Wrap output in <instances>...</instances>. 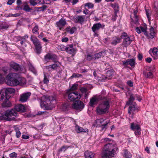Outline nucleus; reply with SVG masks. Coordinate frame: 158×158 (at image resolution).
Segmentation results:
<instances>
[{
	"label": "nucleus",
	"mask_w": 158,
	"mask_h": 158,
	"mask_svg": "<svg viewBox=\"0 0 158 158\" xmlns=\"http://www.w3.org/2000/svg\"><path fill=\"white\" fill-rule=\"evenodd\" d=\"M94 59V57L91 55H87L86 56V59L88 61H90Z\"/></svg>",
	"instance_id": "603ef678"
},
{
	"label": "nucleus",
	"mask_w": 158,
	"mask_h": 158,
	"mask_svg": "<svg viewBox=\"0 0 158 158\" xmlns=\"http://www.w3.org/2000/svg\"><path fill=\"white\" fill-rule=\"evenodd\" d=\"M77 29L75 27H73L72 28L70 27H67L66 29V31L71 34H73L76 30Z\"/></svg>",
	"instance_id": "2f4dec72"
},
{
	"label": "nucleus",
	"mask_w": 158,
	"mask_h": 158,
	"mask_svg": "<svg viewBox=\"0 0 158 158\" xmlns=\"http://www.w3.org/2000/svg\"><path fill=\"white\" fill-rule=\"evenodd\" d=\"M49 78L48 76H47L45 74H44V78L43 80V82L44 84L47 85L49 82Z\"/></svg>",
	"instance_id": "a19ab883"
},
{
	"label": "nucleus",
	"mask_w": 158,
	"mask_h": 158,
	"mask_svg": "<svg viewBox=\"0 0 158 158\" xmlns=\"http://www.w3.org/2000/svg\"><path fill=\"white\" fill-rule=\"evenodd\" d=\"M2 70L4 73H6L9 70V68L7 66L4 67L2 68Z\"/></svg>",
	"instance_id": "6e6d98bb"
},
{
	"label": "nucleus",
	"mask_w": 158,
	"mask_h": 158,
	"mask_svg": "<svg viewBox=\"0 0 158 158\" xmlns=\"http://www.w3.org/2000/svg\"><path fill=\"white\" fill-rule=\"evenodd\" d=\"M5 78L2 75L0 74V84L2 83L4 81Z\"/></svg>",
	"instance_id": "052dcab7"
},
{
	"label": "nucleus",
	"mask_w": 158,
	"mask_h": 158,
	"mask_svg": "<svg viewBox=\"0 0 158 158\" xmlns=\"http://www.w3.org/2000/svg\"><path fill=\"white\" fill-rule=\"evenodd\" d=\"M109 120L104 119L103 118H101L97 120V122L102 124L101 127L102 128V130H103L106 128L107 124L109 123Z\"/></svg>",
	"instance_id": "a211bd4d"
},
{
	"label": "nucleus",
	"mask_w": 158,
	"mask_h": 158,
	"mask_svg": "<svg viewBox=\"0 0 158 158\" xmlns=\"http://www.w3.org/2000/svg\"><path fill=\"white\" fill-rule=\"evenodd\" d=\"M118 149L116 145L110 143L106 144L102 155V158H114V153Z\"/></svg>",
	"instance_id": "f03ea898"
},
{
	"label": "nucleus",
	"mask_w": 158,
	"mask_h": 158,
	"mask_svg": "<svg viewBox=\"0 0 158 158\" xmlns=\"http://www.w3.org/2000/svg\"><path fill=\"white\" fill-rule=\"evenodd\" d=\"M22 137L23 139H28L29 138L28 135H23L22 136Z\"/></svg>",
	"instance_id": "774afa93"
},
{
	"label": "nucleus",
	"mask_w": 158,
	"mask_h": 158,
	"mask_svg": "<svg viewBox=\"0 0 158 158\" xmlns=\"http://www.w3.org/2000/svg\"><path fill=\"white\" fill-rule=\"evenodd\" d=\"M56 24L60 29H61L66 24V22L65 19H61L58 22L56 23Z\"/></svg>",
	"instance_id": "393cba45"
},
{
	"label": "nucleus",
	"mask_w": 158,
	"mask_h": 158,
	"mask_svg": "<svg viewBox=\"0 0 158 158\" xmlns=\"http://www.w3.org/2000/svg\"><path fill=\"white\" fill-rule=\"evenodd\" d=\"M140 28L141 31L143 32H144V34L146 35H148V33L147 32L146 29L145 28L143 27H140Z\"/></svg>",
	"instance_id": "4d7b16f0"
},
{
	"label": "nucleus",
	"mask_w": 158,
	"mask_h": 158,
	"mask_svg": "<svg viewBox=\"0 0 158 158\" xmlns=\"http://www.w3.org/2000/svg\"><path fill=\"white\" fill-rule=\"evenodd\" d=\"M153 10L155 12V15L158 18V2H155L154 5Z\"/></svg>",
	"instance_id": "473e14b6"
},
{
	"label": "nucleus",
	"mask_w": 158,
	"mask_h": 158,
	"mask_svg": "<svg viewBox=\"0 0 158 158\" xmlns=\"http://www.w3.org/2000/svg\"><path fill=\"white\" fill-rule=\"evenodd\" d=\"M74 22L76 23H82L84 21V17L83 15H77L73 17Z\"/></svg>",
	"instance_id": "4be33fe9"
},
{
	"label": "nucleus",
	"mask_w": 158,
	"mask_h": 158,
	"mask_svg": "<svg viewBox=\"0 0 158 158\" xmlns=\"http://www.w3.org/2000/svg\"><path fill=\"white\" fill-rule=\"evenodd\" d=\"M113 73L110 71L108 70L106 72V80H108L110 79L112 76Z\"/></svg>",
	"instance_id": "4c0bfd02"
},
{
	"label": "nucleus",
	"mask_w": 158,
	"mask_h": 158,
	"mask_svg": "<svg viewBox=\"0 0 158 158\" xmlns=\"http://www.w3.org/2000/svg\"><path fill=\"white\" fill-rule=\"evenodd\" d=\"M137 57L139 60H141L143 58V56L141 53H139L137 55Z\"/></svg>",
	"instance_id": "e2e57ef3"
},
{
	"label": "nucleus",
	"mask_w": 158,
	"mask_h": 158,
	"mask_svg": "<svg viewBox=\"0 0 158 158\" xmlns=\"http://www.w3.org/2000/svg\"><path fill=\"white\" fill-rule=\"evenodd\" d=\"M53 100V98L52 97L49 96L46 98L44 101L41 102V107L47 110L51 109L50 106L52 104V102Z\"/></svg>",
	"instance_id": "423d86ee"
},
{
	"label": "nucleus",
	"mask_w": 158,
	"mask_h": 158,
	"mask_svg": "<svg viewBox=\"0 0 158 158\" xmlns=\"http://www.w3.org/2000/svg\"><path fill=\"white\" fill-rule=\"evenodd\" d=\"M131 129L135 131V134L136 136L140 135L141 134V128L140 126L137 123H132L130 126Z\"/></svg>",
	"instance_id": "0eeeda50"
},
{
	"label": "nucleus",
	"mask_w": 158,
	"mask_h": 158,
	"mask_svg": "<svg viewBox=\"0 0 158 158\" xmlns=\"http://www.w3.org/2000/svg\"><path fill=\"white\" fill-rule=\"evenodd\" d=\"M135 60V58L127 59L126 60L123 61V64L125 66H127L128 65H129L132 67L134 68L136 64Z\"/></svg>",
	"instance_id": "9b49d317"
},
{
	"label": "nucleus",
	"mask_w": 158,
	"mask_h": 158,
	"mask_svg": "<svg viewBox=\"0 0 158 158\" xmlns=\"http://www.w3.org/2000/svg\"><path fill=\"white\" fill-rule=\"evenodd\" d=\"M98 100H99L98 99V97L97 98H92L90 100L89 102L90 106L92 107L94 106Z\"/></svg>",
	"instance_id": "7c9ffc66"
},
{
	"label": "nucleus",
	"mask_w": 158,
	"mask_h": 158,
	"mask_svg": "<svg viewBox=\"0 0 158 158\" xmlns=\"http://www.w3.org/2000/svg\"><path fill=\"white\" fill-rule=\"evenodd\" d=\"M47 6L46 5H43L42 7H40L35 8L36 11H44L47 8Z\"/></svg>",
	"instance_id": "58836bf2"
},
{
	"label": "nucleus",
	"mask_w": 158,
	"mask_h": 158,
	"mask_svg": "<svg viewBox=\"0 0 158 158\" xmlns=\"http://www.w3.org/2000/svg\"><path fill=\"white\" fill-rule=\"evenodd\" d=\"M106 92L104 90H102L101 92V95H99L98 97V99L100 100H107L105 96L106 95Z\"/></svg>",
	"instance_id": "c85d7f7f"
},
{
	"label": "nucleus",
	"mask_w": 158,
	"mask_h": 158,
	"mask_svg": "<svg viewBox=\"0 0 158 158\" xmlns=\"http://www.w3.org/2000/svg\"><path fill=\"white\" fill-rule=\"evenodd\" d=\"M31 95V93L27 92L21 95L19 100L22 102H26Z\"/></svg>",
	"instance_id": "412c9836"
},
{
	"label": "nucleus",
	"mask_w": 158,
	"mask_h": 158,
	"mask_svg": "<svg viewBox=\"0 0 158 158\" xmlns=\"http://www.w3.org/2000/svg\"><path fill=\"white\" fill-rule=\"evenodd\" d=\"M9 27V25L6 24H0V29H6Z\"/></svg>",
	"instance_id": "c03bdc74"
},
{
	"label": "nucleus",
	"mask_w": 158,
	"mask_h": 158,
	"mask_svg": "<svg viewBox=\"0 0 158 158\" xmlns=\"http://www.w3.org/2000/svg\"><path fill=\"white\" fill-rule=\"evenodd\" d=\"M124 156L126 158H131V155L130 153L127 151H125Z\"/></svg>",
	"instance_id": "49530a36"
},
{
	"label": "nucleus",
	"mask_w": 158,
	"mask_h": 158,
	"mask_svg": "<svg viewBox=\"0 0 158 158\" xmlns=\"http://www.w3.org/2000/svg\"><path fill=\"white\" fill-rule=\"evenodd\" d=\"M59 65L57 64H53L50 65L46 67V69H49L51 68L53 69H56L59 66Z\"/></svg>",
	"instance_id": "72a5a7b5"
},
{
	"label": "nucleus",
	"mask_w": 158,
	"mask_h": 158,
	"mask_svg": "<svg viewBox=\"0 0 158 158\" xmlns=\"http://www.w3.org/2000/svg\"><path fill=\"white\" fill-rule=\"evenodd\" d=\"M44 59L47 61L51 59L54 62H56L57 61V56L55 55L48 53L45 56Z\"/></svg>",
	"instance_id": "f3484780"
},
{
	"label": "nucleus",
	"mask_w": 158,
	"mask_h": 158,
	"mask_svg": "<svg viewBox=\"0 0 158 158\" xmlns=\"http://www.w3.org/2000/svg\"><path fill=\"white\" fill-rule=\"evenodd\" d=\"M40 2L41 1L39 0H30L29 1L30 4L32 6H35L40 3Z\"/></svg>",
	"instance_id": "c9c22d12"
},
{
	"label": "nucleus",
	"mask_w": 158,
	"mask_h": 158,
	"mask_svg": "<svg viewBox=\"0 0 158 158\" xmlns=\"http://www.w3.org/2000/svg\"><path fill=\"white\" fill-rule=\"evenodd\" d=\"M15 90L12 88L3 89L0 91V100H2L6 98H9L11 97V94L15 93Z\"/></svg>",
	"instance_id": "39448f33"
},
{
	"label": "nucleus",
	"mask_w": 158,
	"mask_h": 158,
	"mask_svg": "<svg viewBox=\"0 0 158 158\" xmlns=\"http://www.w3.org/2000/svg\"><path fill=\"white\" fill-rule=\"evenodd\" d=\"M110 107L108 100L102 101L96 108V113L98 115H102L108 113Z\"/></svg>",
	"instance_id": "7ed1b4c3"
},
{
	"label": "nucleus",
	"mask_w": 158,
	"mask_h": 158,
	"mask_svg": "<svg viewBox=\"0 0 158 158\" xmlns=\"http://www.w3.org/2000/svg\"><path fill=\"white\" fill-rule=\"evenodd\" d=\"M62 51L66 50V52L69 54H72V56H73L76 54V50L73 48V44L69 45L68 47H65L63 49L61 48Z\"/></svg>",
	"instance_id": "9d476101"
},
{
	"label": "nucleus",
	"mask_w": 158,
	"mask_h": 158,
	"mask_svg": "<svg viewBox=\"0 0 158 158\" xmlns=\"http://www.w3.org/2000/svg\"><path fill=\"white\" fill-rule=\"evenodd\" d=\"M155 69V67L154 65L150 66L149 67L148 70L149 72L148 73L143 72V75H146V77L147 78H152L153 77L152 72L154 71Z\"/></svg>",
	"instance_id": "dca6fc26"
},
{
	"label": "nucleus",
	"mask_w": 158,
	"mask_h": 158,
	"mask_svg": "<svg viewBox=\"0 0 158 158\" xmlns=\"http://www.w3.org/2000/svg\"><path fill=\"white\" fill-rule=\"evenodd\" d=\"M69 107L68 103H65L62 106V109L63 110L66 111L68 110Z\"/></svg>",
	"instance_id": "de8ad7c7"
},
{
	"label": "nucleus",
	"mask_w": 158,
	"mask_h": 158,
	"mask_svg": "<svg viewBox=\"0 0 158 158\" xmlns=\"http://www.w3.org/2000/svg\"><path fill=\"white\" fill-rule=\"evenodd\" d=\"M105 26L100 23H97L94 24L92 27V30L94 33L98 31L100 28H103Z\"/></svg>",
	"instance_id": "aec40b11"
},
{
	"label": "nucleus",
	"mask_w": 158,
	"mask_h": 158,
	"mask_svg": "<svg viewBox=\"0 0 158 158\" xmlns=\"http://www.w3.org/2000/svg\"><path fill=\"white\" fill-rule=\"evenodd\" d=\"M29 70L33 73L34 74H36L37 73L36 71L33 66V65L31 63L29 64Z\"/></svg>",
	"instance_id": "f704fd0d"
},
{
	"label": "nucleus",
	"mask_w": 158,
	"mask_h": 158,
	"mask_svg": "<svg viewBox=\"0 0 158 158\" xmlns=\"http://www.w3.org/2000/svg\"><path fill=\"white\" fill-rule=\"evenodd\" d=\"M152 54L151 56L153 57L154 59H157L158 58V50L157 48H154L152 50Z\"/></svg>",
	"instance_id": "bb28decb"
},
{
	"label": "nucleus",
	"mask_w": 158,
	"mask_h": 158,
	"mask_svg": "<svg viewBox=\"0 0 158 158\" xmlns=\"http://www.w3.org/2000/svg\"><path fill=\"white\" fill-rule=\"evenodd\" d=\"M77 85L74 84L71 88L67 92L68 99L70 101H74L76 99H80L81 98L80 93L77 91H73L77 89Z\"/></svg>",
	"instance_id": "20e7f679"
},
{
	"label": "nucleus",
	"mask_w": 158,
	"mask_h": 158,
	"mask_svg": "<svg viewBox=\"0 0 158 158\" xmlns=\"http://www.w3.org/2000/svg\"><path fill=\"white\" fill-rule=\"evenodd\" d=\"M127 85L130 87H132L133 86V82L131 81H127Z\"/></svg>",
	"instance_id": "0e129e2a"
},
{
	"label": "nucleus",
	"mask_w": 158,
	"mask_h": 158,
	"mask_svg": "<svg viewBox=\"0 0 158 158\" xmlns=\"http://www.w3.org/2000/svg\"><path fill=\"white\" fill-rule=\"evenodd\" d=\"M17 155V154L15 152H12L10 154L9 156L10 157L12 158H13L14 157H16Z\"/></svg>",
	"instance_id": "5fc2aeb1"
},
{
	"label": "nucleus",
	"mask_w": 158,
	"mask_h": 158,
	"mask_svg": "<svg viewBox=\"0 0 158 158\" xmlns=\"http://www.w3.org/2000/svg\"><path fill=\"white\" fill-rule=\"evenodd\" d=\"M17 79V81L18 82V85H24L26 83L25 79L23 77H18Z\"/></svg>",
	"instance_id": "cd10ccee"
},
{
	"label": "nucleus",
	"mask_w": 158,
	"mask_h": 158,
	"mask_svg": "<svg viewBox=\"0 0 158 158\" xmlns=\"http://www.w3.org/2000/svg\"><path fill=\"white\" fill-rule=\"evenodd\" d=\"M85 156L86 158H92L94 155V154L91 152L87 151L85 152Z\"/></svg>",
	"instance_id": "c756f323"
},
{
	"label": "nucleus",
	"mask_w": 158,
	"mask_h": 158,
	"mask_svg": "<svg viewBox=\"0 0 158 158\" xmlns=\"http://www.w3.org/2000/svg\"><path fill=\"white\" fill-rule=\"evenodd\" d=\"M20 15V14L19 13H17L15 14H10L9 15V17H17L19 16Z\"/></svg>",
	"instance_id": "bf43d9fd"
},
{
	"label": "nucleus",
	"mask_w": 158,
	"mask_h": 158,
	"mask_svg": "<svg viewBox=\"0 0 158 158\" xmlns=\"http://www.w3.org/2000/svg\"><path fill=\"white\" fill-rule=\"evenodd\" d=\"M154 24L155 25L153 26H151V27L150 29V33L149 34H148L147 35H146L148 37V39H153L154 38L155 36V30L156 29L157 26L156 24L155 23Z\"/></svg>",
	"instance_id": "4468645a"
},
{
	"label": "nucleus",
	"mask_w": 158,
	"mask_h": 158,
	"mask_svg": "<svg viewBox=\"0 0 158 158\" xmlns=\"http://www.w3.org/2000/svg\"><path fill=\"white\" fill-rule=\"evenodd\" d=\"M85 6H87L89 8H93L94 6V4L91 2H88L85 5Z\"/></svg>",
	"instance_id": "a18cd8bd"
},
{
	"label": "nucleus",
	"mask_w": 158,
	"mask_h": 158,
	"mask_svg": "<svg viewBox=\"0 0 158 158\" xmlns=\"http://www.w3.org/2000/svg\"><path fill=\"white\" fill-rule=\"evenodd\" d=\"M26 110L24 106L22 104H17L15 106V109H12L10 110H7L5 112L4 115H2L1 118L7 121H11L14 120L18 116V113L16 111L23 112Z\"/></svg>",
	"instance_id": "f257e3e1"
},
{
	"label": "nucleus",
	"mask_w": 158,
	"mask_h": 158,
	"mask_svg": "<svg viewBox=\"0 0 158 158\" xmlns=\"http://www.w3.org/2000/svg\"><path fill=\"white\" fill-rule=\"evenodd\" d=\"M132 41V40H124L123 43L125 46H127L129 45Z\"/></svg>",
	"instance_id": "3c124183"
},
{
	"label": "nucleus",
	"mask_w": 158,
	"mask_h": 158,
	"mask_svg": "<svg viewBox=\"0 0 158 158\" xmlns=\"http://www.w3.org/2000/svg\"><path fill=\"white\" fill-rule=\"evenodd\" d=\"M9 98H5L2 100H0V102H2V106L3 107H8L11 106V103L9 100Z\"/></svg>",
	"instance_id": "6ab92c4d"
},
{
	"label": "nucleus",
	"mask_w": 158,
	"mask_h": 158,
	"mask_svg": "<svg viewBox=\"0 0 158 158\" xmlns=\"http://www.w3.org/2000/svg\"><path fill=\"white\" fill-rule=\"evenodd\" d=\"M18 8H20L21 10L23 9L26 12H30L31 9L26 2H24L23 5L21 7H18Z\"/></svg>",
	"instance_id": "b1692460"
},
{
	"label": "nucleus",
	"mask_w": 158,
	"mask_h": 158,
	"mask_svg": "<svg viewBox=\"0 0 158 158\" xmlns=\"http://www.w3.org/2000/svg\"><path fill=\"white\" fill-rule=\"evenodd\" d=\"M35 47V52L39 54L41 53L42 50V46L39 40H31Z\"/></svg>",
	"instance_id": "f8f14e48"
},
{
	"label": "nucleus",
	"mask_w": 158,
	"mask_h": 158,
	"mask_svg": "<svg viewBox=\"0 0 158 158\" xmlns=\"http://www.w3.org/2000/svg\"><path fill=\"white\" fill-rule=\"evenodd\" d=\"M75 130L78 133L82 132L86 133L88 132V130L87 128L80 127L77 125L76 126Z\"/></svg>",
	"instance_id": "5701e85b"
},
{
	"label": "nucleus",
	"mask_w": 158,
	"mask_h": 158,
	"mask_svg": "<svg viewBox=\"0 0 158 158\" xmlns=\"http://www.w3.org/2000/svg\"><path fill=\"white\" fill-rule=\"evenodd\" d=\"M10 66L11 68L15 70L19 71L21 70V68L19 65L14 62H11Z\"/></svg>",
	"instance_id": "a878e982"
},
{
	"label": "nucleus",
	"mask_w": 158,
	"mask_h": 158,
	"mask_svg": "<svg viewBox=\"0 0 158 158\" xmlns=\"http://www.w3.org/2000/svg\"><path fill=\"white\" fill-rule=\"evenodd\" d=\"M15 0H8L7 3L9 5H11L13 3H14Z\"/></svg>",
	"instance_id": "69168bd1"
},
{
	"label": "nucleus",
	"mask_w": 158,
	"mask_h": 158,
	"mask_svg": "<svg viewBox=\"0 0 158 158\" xmlns=\"http://www.w3.org/2000/svg\"><path fill=\"white\" fill-rule=\"evenodd\" d=\"M82 76L81 74L79 73H73L71 76V77L72 78L76 77H80Z\"/></svg>",
	"instance_id": "8fccbe9b"
},
{
	"label": "nucleus",
	"mask_w": 158,
	"mask_h": 158,
	"mask_svg": "<svg viewBox=\"0 0 158 158\" xmlns=\"http://www.w3.org/2000/svg\"><path fill=\"white\" fill-rule=\"evenodd\" d=\"M120 42V40H113L112 42H111V44L113 45H115L117 43Z\"/></svg>",
	"instance_id": "13d9d810"
},
{
	"label": "nucleus",
	"mask_w": 158,
	"mask_h": 158,
	"mask_svg": "<svg viewBox=\"0 0 158 158\" xmlns=\"http://www.w3.org/2000/svg\"><path fill=\"white\" fill-rule=\"evenodd\" d=\"M132 21L135 24H138L139 23V19L138 16H135L134 17V19H132Z\"/></svg>",
	"instance_id": "09e8293b"
},
{
	"label": "nucleus",
	"mask_w": 158,
	"mask_h": 158,
	"mask_svg": "<svg viewBox=\"0 0 158 158\" xmlns=\"http://www.w3.org/2000/svg\"><path fill=\"white\" fill-rule=\"evenodd\" d=\"M121 39L123 40H130V38L127 34L125 32L122 33L121 35Z\"/></svg>",
	"instance_id": "e433bc0d"
},
{
	"label": "nucleus",
	"mask_w": 158,
	"mask_h": 158,
	"mask_svg": "<svg viewBox=\"0 0 158 158\" xmlns=\"http://www.w3.org/2000/svg\"><path fill=\"white\" fill-rule=\"evenodd\" d=\"M136 98L137 100L140 101L141 99L140 96L139 95L135 94V95L131 94H130V97L129 98V100L127 102L126 104L127 105H129L132 103L135 100V98Z\"/></svg>",
	"instance_id": "ddd939ff"
},
{
	"label": "nucleus",
	"mask_w": 158,
	"mask_h": 158,
	"mask_svg": "<svg viewBox=\"0 0 158 158\" xmlns=\"http://www.w3.org/2000/svg\"><path fill=\"white\" fill-rule=\"evenodd\" d=\"M84 107V104L80 101H77L72 105V107L73 109L80 110H81Z\"/></svg>",
	"instance_id": "6e6552de"
},
{
	"label": "nucleus",
	"mask_w": 158,
	"mask_h": 158,
	"mask_svg": "<svg viewBox=\"0 0 158 158\" xmlns=\"http://www.w3.org/2000/svg\"><path fill=\"white\" fill-rule=\"evenodd\" d=\"M18 82L17 81V79L12 77L11 76H8L6 80V84L10 86H15L18 85Z\"/></svg>",
	"instance_id": "1a4fd4ad"
},
{
	"label": "nucleus",
	"mask_w": 158,
	"mask_h": 158,
	"mask_svg": "<svg viewBox=\"0 0 158 158\" xmlns=\"http://www.w3.org/2000/svg\"><path fill=\"white\" fill-rule=\"evenodd\" d=\"M145 11H146V15L147 16V17L148 19V20L149 21L150 18V16L149 15V14L150 13V11L149 10H147V9H146Z\"/></svg>",
	"instance_id": "864d4df0"
},
{
	"label": "nucleus",
	"mask_w": 158,
	"mask_h": 158,
	"mask_svg": "<svg viewBox=\"0 0 158 158\" xmlns=\"http://www.w3.org/2000/svg\"><path fill=\"white\" fill-rule=\"evenodd\" d=\"M70 147V146H63L59 149L58 152H64Z\"/></svg>",
	"instance_id": "ea45409f"
},
{
	"label": "nucleus",
	"mask_w": 158,
	"mask_h": 158,
	"mask_svg": "<svg viewBox=\"0 0 158 158\" xmlns=\"http://www.w3.org/2000/svg\"><path fill=\"white\" fill-rule=\"evenodd\" d=\"M136 110H137L136 104V103H134L129 106L128 109V113L130 114H132V117L133 118V114H135Z\"/></svg>",
	"instance_id": "2eb2a0df"
},
{
	"label": "nucleus",
	"mask_w": 158,
	"mask_h": 158,
	"mask_svg": "<svg viewBox=\"0 0 158 158\" xmlns=\"http://www.w3.org/2000/svg\"><path fill=\"white\" fill-rule=\"evenodd\" d=\"M102 52H100L98 53L95 54L94 56V59L96 60L100 58L102 55Z\"/></svg>",
	"instance_id": "37998d69"
},
{
	"label": "nucleus",
	"mask_w": 158,
	"mask_h": 158,
	"mask_svg": "<svg viewBox=\"0 0 158 158\" xmlns=\"http://www.w3.org/2000/svg\"><path fill=\"white\" fill-rule=\"evenodd\" d=\"M80 90L82 93H86L87 90V89L85 88L81 87L80 89Z\"/></svg>",
	"instance_id": "680f3d73"
},
{
	"label": "nucleus",
	"mask_w": 158,
	"mask_h": 158,
	"mask_svg": "<svg viewBox=\"0 0 158 158\" xmlns=\"http://www.w3.org/2000/svg\"><path fill=\"white\" fill-rule=\"evenodd\" d=\"M21 133L19 131H16V135L17 138H19V137L21 136Z\"/></svg>",
	"instance_id": "338daca9"
},
{
	"label": "nucleus",
	"mask_w": 158,
	"mask_h": 158,
	"mask_svg": "<svg viewBox=\"0 0 158 158\" xmlns=\"http://www.w3.org/2000/svg\"><path fill=\"white\" fill-rule=\"evenodd\" d=\"M38 31V26L37 25H35L32 30V32L34 34H38L39 33Z\"/></svg>",
	"instance_id": "79ce46f5"
}]
</instances>
